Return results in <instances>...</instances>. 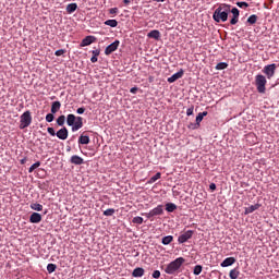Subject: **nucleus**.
I'll return each mask as SVG.
<instances>
[{"label":"nucleus","instance_id":"1","mask_svg":"<svg viewBox=\"0 0 279 279\" xmlns=\"http://www.w3.org/2000/svg\"><path fill=\"white\" fill-rule=\"evenodd\" d=\"M230 4H220L213 14L214 21H216V23H226V21H228V14H230Z\"/></svg>","mask_w":279,"mask_h":279},{"label":"nucleus","instance_id":"2","mask_svg":"<svg viewBox=\"0 0 279 279\" xmlns=\"http://www.w3.org/2000/svg\"><path fill=\"white\" fill-rule=\"evenodd\" d=\"M66 123L72 128V132H77V130H82V128H84V118L75 117V114L70 113L66 116Z\"/></svg>","mask_w":279,"mask_h":279},{"label":"nucleus","instance_id":"3","mask_svg":"<svg viewBox=\"0 0 279 279\" xmlns=\"http://www.w3.org/2000/svg\"><path fill=\"white\" fill-rule=\"evenodd\" d=\"M184 263H186V259H184V257H178L166 266L165 274H168L169 276H174L177 271H180V267H182Z\"/></svg>","mask_w":279,"mask_h":279},{"label":"nucleus","instance_id":"4","mask_svg":"<svg viewBox=\"0 0 279 279\" xmlns=\"http://www.w3.org/2000/svg\"><path fill=\"white\" fill-rule=\"evenodd\" d=\"M255 86L257 88V93H260L262 95H265L266 90H267V77H265V75L263 74H257L255 76Z\"/></svg>","mask_w":279,"mask_h":279},{"label":"nucleus","instance_id":"5","mask_svg":"<svg viewBox=\"0 0 279 279\" xmlns=\"http://www.w3.org/2000/svg\"><path fill=\"white\" fill-rule=\"evenodd\" d=\"M29 125H32V112L25 111L21 116L20 130H25V128H29Z\"/></svg>","mask_w":279,"mask_h":279},{"label":"nucleus","instance_id":"6","mask_svg":"<svg viewBox=\"0 0 279 279\" xmlns=\"http://www.w3.org/2000/svg\"><path fill=\"white\" fill-rule=\"evenodd\" d=\"M276 64H268L263 69V73L267 76L268 80H271L276 75Z\"/></svg>","mask_w":279,"mask_h":279},{"label":"nucleus","instance_id":"7","mask_svg":"<svg viewBox=\"0 0 279 279\" xmlns=\"http://www.w3.org/2000/svg\"><path fill=\"white\" fill-rule=\"evenodd\" d=\"M193 234H195V231L193 230H187L183 234L179 235L178 238V243H186L190 239H193Z\"/></svg>","mask_w":279,"mask_h":279},{"label":"nucleus","instance_id":"8","mask_svg":"<svg viewBox=\"0 0 279 279\" xmlns=\"http://www.w3.org/2000/svg\"><path fill=\"white\" fill-rule=\"evenodd\" d=\"M119 45H121V41L116 40L112 44H110L109 46H107L105 49V56H110L111 53H114V51H117V49H119Z\"/></svg>","mask_w":279,"mask_h":279},{"label":"nucleus","instance_id":"9","mask_svg":"<svg viewBox=\"0 0 279 279\" xmlns=\"http://www.w3.org/2000/svg\"><path fill=\"white\" fill-rule=\"evenodd\" d=\"M162 213H163L162 205H159L154 209H151L149 213H146L145 217H147V219H151V217H158V215H162Z\"/></svg>","mask_w":279,"mask_h":279},{"label":"nucleus","instance_id":"10","mask_svg":"<svg viewBox=\"0 0 279 279\" xmlns=\"http://www.w3.org/2000/svg\"><path fill=\"white\" fill-rule=\"evenodd\" d=\"M184 76V70H180L179 72L174 73L172 76L168 77V83L173 84V82H178L181 77Z\"/></svg>","mask_w":279,"mask_h":279},{"label":"nucleus","instance_id":"11","mask_svg":"<svg viewBox=\"0 0 279 279\" xmlns=\"http://www.w3.org/2000/svg\"><path fill=\"white\" fill-rule=\"evenodd\" d=\"M57 136L60 138V141H66V138H69V129L63 126L57 132Z\"/></svg>","mask_w":279,"mask_h":279},{"label":"nucleus","instance_id":"12","mask_svg":"<svg viewBox=\"0 0 279 279\" xmlns=\"http://www.w3.org/2000/svg\"><path fill=\"white\" fill-rule=\"evenodd\" d=\"M97 40V37L89 35L86 36L82 41H81V47H88V45H93Z\"/></svg>","mask_w":279,"mask_h":279},{"label":"nucleus","instance_id":"13","mask_svg":"<svg viewBox=\"0 0 279 279\" xmlns=\"http://www.w3.org/2000/svg\"><path fill=\"white\" fill-rule=\"evenodd\" d=\"M31 223H40L43 221V216L38 213H33L29 217Z\"/></svg>","mask_w":279,"mask_h":279},{"label":"nucleus","instance_id":"14","mask_svg":"<svg viewBox=\"0 0 279 279\" xmlns=\"http://www.w3.org/2000/svg\"><path fill=\"white\" fill-rule=\"evenodd\" d=\"M145 276V269L142 267H137L132 271L133 278H143Z\"/></svg>","mask_w":279,"mask_h":279},{"label":"nucleus","instance_id":"15","mask_svg":"<svg viewBox=\"0 0 279 279\" xmlns=\"http://www.w3.org/2000/svg\"><path fill=\"white\" fill-rule=\"evenodd\" d=\"M236 263V258L234 257H227L221 264V267H231V265H234Z\"/></svg>","mask_w":279,"mask_h":279},{"label":"nucleus","instance_id":"16","mask_svg":"<svg viewBox=\"0 0 279 279\" xmlns=\"http://www.w3.org/2000/svg\"><path fill=\"white\" fill-rule=\"evenodd\" d=\"M71 165H84V158L73 155L70 159Z\"/></svg>","mask_w":279,"mask_h":279},{"label":"nucleus","instance_id":"17","mask_svg":"<svg viewBox=\"0 0 279 279\" xmlns=\"http://www.w3.org/2000/svg\"><path fill=\"white\" fill-rule=\"evenodd\" d=\"M260 208V204L251 205L248 207H245L244 215H251V213H254Z\"/></svg>","mask_w":279,"mask_h":279},{"label":"nucleus","instance_id":"18","mask_svg":"<svg viewBox=\"0 0 279 279\" xmlns=\"http://www.w3.org/2000/svg\"><path fill=\"white\" fill-rule=\"evenodd\" d=\"M147 37L148 38H154L155 40H160V31H158V29L150 31L147 34Z\"/></svg>","mask_w":279,"mask_h":279},{"label":"nucleus","instance_id":"19","mask_svg":"<svg viewBox=\"0 0 279 279\" xmlns=\"http://www.w3.org/2000/svg\"><path fill=\"white\" fill-rule=\"evenodd\" d=\"M60 108H62V104L57 100L52 102L50 111L52 114H56V112H58Z\"/></svg>","mask_w":279,"mask_h":279},{"label":"nucleus","instance_id":"20","mask_svg":"<svg viewBox=\"0 0 279 279\" xmlns=\"http://www.w3.org/2000/svg\"><path fill=\"white\" fill-rule=\"evenodd\" d=\"M88 143H90V137L88 135H81L78 137L80 145H88Z\"/></svg>","mask_w":279,"mask_h":279},{"label":"nucleus","instance_id":"21","mask_svg":"<svg viewBox=\"0 0 279 279\" xmlns=\"http://www.w3.org/2000/svg\"><path fill=\"white\" fill-rule=\"evenodd\" d=\"M239 276H241V271H239V268H233V269H231L230 272H229V277H230L231 279H238Z\"/></svg>","mask_w":279,"mask_h":279},{"label":"nucleus","instance_id":"22","mask_svg":"<svg viewBox=\"0 0 279 279\" xmlns=\"http://www.w3.org/2000/svg\"><path fill=\"white\" fill-rule=\"evenodd\" d=\"M204 117H208V111H203L197 114L196 125H199L201 121H204Z\"/></svg>","mask_w":279,"mask_h":279},{"label":"nucleus","instance_id":"23","mask_svg":"<svg viewBox=\"0 0 279 279\" xmlns=\"http://www.w3.org/2000/svg\"><path fill=\"white\" fill-rule=\"evenodd\" d=\"M166 210H167V213H173L174 210H178V205H175L173 203H167Z\"/></svg>","mask_w":279,"mask_h":279},{"label":"nucleus","instance_id":"24","mask_svg":"<svg viewBox=\"0 0 279 279\" xmlns=\"http://www.w3.org/2000/svg\"><path fill=\"white\" fill-rule=\"evenodd\" d=\"M77 10V3H70L66 5V12L68 14H73Z\"/></svg>","mask_w":279,"mask_h":279},{"label":"nucleus","instance_id":"25","mask_svg":"<svg viewBox=\"0 0 279 279\" xmlns=\"http://www.w3.org/2000/svg\"><path fill=\"white\" fill-rule=\"evenodd\" d=\"M173 242V235H167L162 238V245H169L170 243Z\"/></svg>","mask_w":279,"mask_h":279},{"label":"nucleus","instance_id":"26","mask_svg":"<svg viewBox=\"0 0 279 279\" xmlns=\"http://www.w3.org/2000/svg\"><path fill=\"white\" fill-rule=\"evenodd\" d=\"M256 21H258V15L253 14L247 19L246 23H248V25H255Z\"/></svg>","mask_w":279,"mask_h":279},{"label":"nucleus","instance_id":"27","mask_svg":"<svg viewBox=\"0 0 279 279\" xmlns=\"http://www.w3.org/2000/svg\"><path fill=\"white\" fill-rule=\"evenodd\" d=\"M32 210H37V213H40L43 210V205L38 203L31 204Z\"/></svg>","mask_w":279,"mask_h":279},{"label":"nucleus","instance_id":"28","mask_svg":"<svg viewBox=\"0 0 279 279\" xmlns=\"http://www.w3.org/2000/svg\"><path fill=\"white\" fill-rule=\"evenodd\" d=\"M105 25H108L109 27H117V25H119V22H117V20H107L105 22Z\"/></svg>","mask_w":279,"mask_h":279},{"label":"nucleus","instance_id":"29","mask_svg":"<svg viewBox=\"0 0 279 279\" xmlns=\"http://www.w3.org/2000/svg\"><path fill=\"white\" fill-rule=\"evenodd\" d=\"M226 69H228V63L226 62H220L216 65V71H223Z\"/></svg>","mask_w":279,"mask_h":279},{"label":"nucleus","instance_id":"30","mask_svg":"<svg viewBox=\"0 0 279 279\" xmlns=\"http://www.w3.org/2000/svg\"><path fill=\"white\" fill-rule=\"evenodd\" d=\"M38 167H40V161H36L35 163H33L28 169V173H34V171H36Z\"/></svg>","mask_w":279,"mask_h":279},{"label":"nucleus","instance_id":"31","mask_svg":"<svg viewBox=\"0 0 279 279\" xmlns=\"http://www.w3.org/2000/svg\"><path fill=\"white\" fill-rule=\"evenodd\" d=\"M160 178H162V174L160 172H157L154 177L150 178V184H154V182H157V180H160Z\"/></svg>","mask_w":279,"mask_h":279},{"label":"nucleus","instance_id":"32","mask_svg":"<svg viewBox=\"0 0 279 279\" xmlns=\"http://www.w3.org/2000/svg\"><path fill=\"white\" fill-rule=\"evenodd\" d=\"M56 269H58V266L56 264H48V266H47L48 274H53V271H56Z\"/></svg>","mask_w":279,"mask_h":279},{"label":"nucleus","instance_id":"33","mask_svg":"<svg viewBox=\"0 0 279 279\" xmlns=\"http://www.w3.org/2000/svg\"><path fill=\"white\" fill-rule=\"evenodd\" d=\"M66 121V117L65 116H60L57 119V124L60 125L62 128V125H64V122Z\"/></svg>","mask_w":279,"mask_h":279},{"label":"nucleus","instance_id":"34","mask_svg":"<svg viewBox=\"0 0 279 279\" xmlns=\"http://www.w3.org/2000/svg\"><path fill=\"white\" fill-rule=\"evenodd\" d=\"M202 265H196L193 270L194 276H199V274H202Z\"/></svg>","mask_w":279,"mask_h":279},{"label":"nucleus","instance_id":"35","mask_svg":"<svg viewBox=\"0 0 279 279\" xmlns=\"http://www.w3.org/2000/svg\"><path fill=\"white\" fill-rule=\"evenodd\" d=\"M114 213H116L114 208H109L104 211V215H105V217H112V215H114Z\"/></svg>","mask_w":279,"mask_h":279},{"label":"nucleus","instance_id":"36","mask_svg":"<svg viewBox=\"0 0 279 279\" xmlns=\"http://www.w3.org/2000/svg\"><path fill=\"white\" fill-rule=\"evenodd\" d=\"M132 221H133V223H137V226H142V223H143V217L136 216V217L133 218Z\"/></svg>","mask_w":279,"mask_h":279},{"label":"nucleus","instance_id":"37","mask_svg":"<svg viewBox=\"0 0 279 279\" xmlns=\"http://www.w3.org/2000/svg\"><path fill=\"white\" fill-rule=\"evenodd\" d=\"M53 119H56V117L53 116L52 112H51V113H48V114L46 116V121H47V123H51V122L53 121Z\"/></svg>","mask_w":279,"mask_h":279},{"label":"nucleus","instance_id":"38","mask_svg":"<svg viewBox=\"0 0 279 279\" xmlns=\"http://www.w3.org/2000/svg\"><path fill=\"white\" fill-rule=\"evenodd\" d=\"M230 12H231V14H233V16H235V17H239V16H240V11H239V9H236V8L230 9Z\"/></svg>","mask_w":279,"mask_h":279},{"label":"nucleus","instance_id":"39","mask_svg":"<svg viewBox=\"0 0 279 279\" xmlns=\"http://www.w3.org/2000/svg\"><path fill=\"white\" fill-rule=\"evenodd\" d=\"M238 8H250V4L247 2H236Z\"/></svg>","mask_w":279,"mask_h":279},{"label":"nucleus","instance_id":"40","mask_svg":"<svg viewBox=\"0 0 279 279\" xmlns=\"http://www.w3.org/2000/svg\"><path fill=\"white\" fill-rule=\"evenodd\" d=\"M64 53H66V50H64V49H59V50H57V51L54 52V56L60 57V56H64Z\"/></svg>","mask_w":279,"mask_h":279},{"label":"nucleus","instance_id":"41","mask_svg":"<svg viewBox=\"0 0 279 279\" xmlns=\"http://www.w3.org/2000/svg\"><path fill=\"white\" fill-rule=\"evenodd\" d=\"M47 132L50 134V136H57L56 130L53 128H48Z\"/></svg>","mask_w":279,"mask_h":279},{"label":"nucleus","instance_id":"42","mask_svg":"<svg viewBox=\"0 0 279 279\" xmlns=\"http://www.w3.org/2000/svg\"><path fill=\"white\" fill-rule=\"evenodd\" d=\"M239 23V17L233 16L230 21L231 25H236Z\"/></svg>","mask_w":279,"mask_h":279},{"label":"nucleus","instance_id":"43","mask_svg":"<svg viewBox=\"0 0 279 279\" xmlns=\"http://www.w3.org/2000/svg\"><path fill=\"white\" fill-rule=\"evenodd\" d=\"M119 13V9L118 8H111L109 10V14H118Z\"/></svg>","mask_w":279,"mask_h":279},{"label":"nucleus","instance_id":"44","mask_svg":"<svg viewBox=\"0 0 279 279\" xmlns=\"http://www.w3.org/2000/svg\"><path fill=\"white\" fill-rule=\"evenodd\" d=\"M153 278H155V279L160 278V270H155V271L153 272Z\"/></svg>","mask_w":279,"mask_h":279},{"label":"nucleus","instance_id":"45","mask_svg":"<svg viewBox=\"0 0 279 279\" xmlns=\"http://www.w3.org/2000/svg\"><path fill=\"white\" fill-rule=\"evenodd\" d=\"M77 114H84V112H86V108L81 107L76 110Z\"/></svg>","mask_w":279,"mask_h":279},{"label":"nucleus","instance_id":"46","mask_svg":"<svg viewBox=\"0 0 279 279\" xmlns=\"http://www.w3.org/2000/svg\"><path fill=\"white\" fill-rule=\"evenodd\" d=\"M193 110H194V108H193V107H190V108L186 110V116H187V117L193 116Z\"/></svg>","mask_w":279,"mask_h":279},{"label":"nucleus","instance_id":"47","mask_svg":"<svg viewBox=\"0 0 279 279\" xmlns=\"http://www.w3.org/2000/svg\"><path fill=\"white\" fill-rule=\"evenodd\" d=\"M92 53H93V56H95V57H99V53H101V50L95 49V50L92 51Z\"/></svg>","mask_w":279,"mask_h":279},{"label":"nucleus","instance_id":"48","mask_svg":"<svg viewBox=\"0 0 279 279\" xmlns=\"http://www.w3.org/2000/svg\"><path fill=\"white\" fill-rule=\"evenodd\" d=\"M130 93H132V95H136V93H138V88L137 87H132L130 89Z\"/></svg>","mask_w":279,"mask_h":279},{"label":"nucleus","instance_id":"49","mask_svg":"<svg viewBox=\"0 0 279 279\" xmlns=\"http://www.w3.org/2000/svg\"><path fill=\"white\" fill-rule=\"evenodd\" d=\"M209 189L210 191H217V185L215 183H210Z\"/></svg>","mask_w":279,"mask_h":279},{"label":"nucleus","instance_id":"50","mask_svg":"<svg viewBox=\"0 0 279 279\" xmlns=\"http://www.w3.org/2000/svg\"><path fill=\"white\" fill-rule=\"evenodd\" d=\"M97 60H98V57L93 56L90 58V62H93V64H95V62H97Z\"/></svg>","mask_w":279,"mask_h":279},{"label":"nucleus","instance_id":"51","mask_svg":"<svg viewBox=\"0 0 279 279\" xmlns=\"http://www.w3.org/2000/svg\"><path fill=\"white\" fill-rule=\"evenodd\" d=\"M131 2H132V1H130V0H123V3H124L125 5H130Z\"/></svg>","mask_w":279,"mask_h":279},{"label":"nucleus","instance_id":"52","mask_svg":"<svg viewBox=\"0 0 279 279\" xmlns=\"http://www.w3.org/2000/svg\"><path fill=\"white\" fill-rule=\"evenodd\" d=\"M25 162H27V159H21V165H25Z\"/></svg>","mask_w":279,"mask_h":279},{"label":"nucleus","instance_id":"53","mask_svg":"<svg viewBox=\"0 0 279 279\" xmlns=\"http://www.w3.org/2000/svg\"><path fill=\"white\" fill-rule=\"evenodd\" d=\"M148 82H150V83L154 82V76H149Z\"/></svg>","mask_w":279,"mask_h":279},{"label":"nucleus","instance_id":"54","mask_svg":"<svg viewBox=\"0 0 279 279\" xmlns=\"http://www.w3.org/2000/svg\"><path fill=\"white\" fill-rule=\"evenodd\" d=\"M158 3H163L165 0H156Z\"/></svg>","mask_w":279,"mask_h":279}]
</instances>
